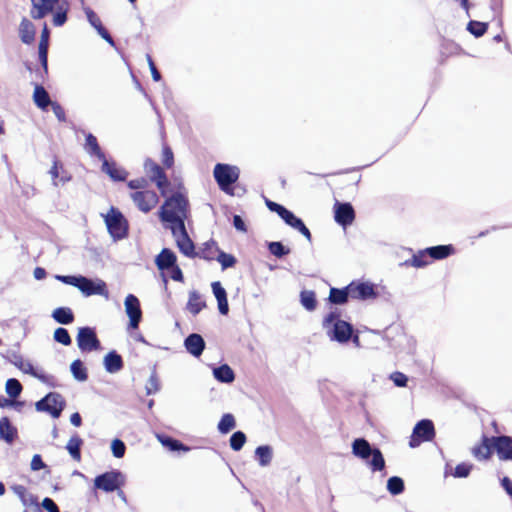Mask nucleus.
<instances>
[{
    "label": "nucleus",
    "instance_id": "obj_1",
    "mask_svg": "<svg viewBox=\"0 0 512 512\" xmlns=\"http://www.w3.org/2000/svg\"><path fill=\"white\" fill-rule=\"evenodd\" d=\"M159 219L164 228L172 230L185 226V221L190 216V204L188 197L176 191L166 197L158 211Z\"/></svg>",
    "mask_w": 512,
    "mask_h": 512
},
{
    "label": "nucleus",
    "instance_id": "obj_2",
    "mask_svg": "<svg viewBox=\"0 0 512 512\" xmlns=\"http://www.w3.org/2000/svg\"><path fill=\"white\" fill-rule=\"evenodd\" d=\"M127 186L135 190L130 193V198L141 212L149 213L157 206L159 196L154 190L147 189L148 180L145 177L130 180Z\"/></svg>",
    "mask_w": 512,
    "mask_h": 512
},
{
    "label": "nucleus",
    "instance_id": "obj_3",
    "mask_svg": "<svg viewBox=\"0 0 512 512\" xmlns=\"http://www.w3.org/2000/svg\"><path fill=\"white\" fill-rule=\"evenodd\" d=\"M56 278L68 285L77 287L85 296L102 295L106 298L109 295L107 285L104 281L99 280L94 282L91 279L84 276H56Z\"/></svg>",
    "mask_w": 512,
    "mask_h": 512
},
{
    "label": "nucleus",
    "instance_id": "obj_4",
    "mask_svg": "<svg viewBox=\"0 0 512 512\" xmlns=\"http://www.w3.org/2000/svg\"><path fill=\"white\" fill-rule=\"evenodd\" d=\"M352 453L363 460L372 456L369 465L372 471H382L385 468V460L378 448L372 449L369 442L364 438H357L352 443Z\"/></svg>",
    "mask_w": 512,
    "mask_h": 512
},
{
    "label": "nucleus",
    "instance_id": "obj_5",
    "mask_svg": "<svg viewBox=\"0 0 512 512\" xmlns=\"http://www.w3.org/2000/svg\"><path fill=\"white\" fill-rule=\"evenodd\" d=\"M174 162H163L160 165L156 162H145L144 172L147 180L154 183L158 188L160 194L165 197L170 187V181L166 175L165 170L172 167Z\"/></svg>",
    "mask_w": 512,
    "mask_h": 512
},
{
    "label": "nucleus",
    "instance_id": "obj_6",
    "mask_svg": "<svg viewBox=\"0 0 512 512\" xmlns=\"http://www.w3.org/2000/svg\"><path fill=\"white\" fill-rule=\"evenodd\" d=\"M107 230L114 239H123L128 235L129 224L124 215L115 207H111L104 216Z\"/></svg>",
    "mask_w": 512,
    "mask_h": 512
},
{
    "label": "nucleus",
    "instance_id": "obj_7",
    "mask_svg": "<svg viewBox=\"0 0 512 512\" xmlns=\"http://www.w3.org/2000/svg\"><path fill=\"white\" fill-rule=\"evenodd\" d=\"M213 174L219 188L224 192H230L232 185L238 181L240 171L236 166L219 162Z\"/></svg>",
    "mask_w": 512,
    "mask_h": 512
},
{
    "label": "nucleus",
    "instance_id": "obj_8",
    "mask_svg": "<svg viewBox=\"0 0 512 512\" xmlns=\"http://www.w3.org/2000/svg\"><path fill=\"white\" fill-rule=\"evenodd\" d=\"M334 323L331 339L336 340L340 343L348 342L353 333V326L339 319V314L336 312H330L324 319V326Z\"/></svg>",
    "mask_w": 512,
    "mask_h": 512
},
{
    "label": "nucleus",
    "instance_id": "obj_9",
    "mask_svg": "<svg viewBox=\"0 0 512 512\" xmlns=\"http://www.w3.org/2000/svg\"><path fill=\"white\" fill-rule=\"evenodd\" d=\"M124 483L125 478L118 470L105 472L94 479L95 489H99L104 492H114L120 489Z\"/></svg>",
    "mask_w": 512,
    "mask_h": 512
},
{
    "label": "nucleus",
    "instance_id": "obj_10",
    "mask_svg": "<svg viewBox=\"0 0 512 512\" xmlns=\"http://www.w3.org/2000/svg\"><path fill=\"white\" fill-rule=\"evenodd\" d=\"M36 410L47 412L52 417L58 418L65 407V400L59 393H48L44 398L35 404Z\"/></svg>",
    "mask_w": 512,
    "mask_h": 512
},
{
    "label": "nucleus",
    "instance_id": "obj_11",
    "mask_svg": "<svg viewBox=\"0 0 512 512\" xmlns=\"http://www.w3.org/2000/svg\"><path fill=\"white\" fill-rule=\"evenodd\" d=\"M435 437V428L431 420L423 419L419 421L410 437L409 446L415 448L423 442L432 441Z\"/></svg>",
    "mask_w": 512,
    "mask_h": 512
},
{
    "label": "nucleus",
    "instance_id": "obj_12",
    "mask_svg": "<svg viewBox=\"0 0 512 512\" xmlns=\"http://www.w3.org/2000/svg\"><path fill=\"white\" fill-rule=\"evenodd\" d=\"M78 348L82 352H92L101 349V342L92 327H80L76 336Z\"/></svg>",
    "mask_w": 512,
    "mask_h": 512
},
{
    "label": "nucleus",
    "instance_id": "obj_13",
    "mask_svg": "<svg viewBox=\"0 0 512 512\" xmlns=\"http://www.w3.org/2000/svg\"><path fill=\"white\" fill-rule=\"evenodd\" d=\"M175 238L176 245L179 251L189 258H196L195 245L187 233L186 227L173 228L170 230Z\"/></svg>",
    "mask_w": 512,
    "mask_h": 512
},
{
    "label": "nucleus",
    "instance_id": "obj_14",
    "mask_svg": "<svg viewBox=\"0 0 512 512\" xmlns=\"http://www.w3.org/2000/svg\"><path fill=\"white\" fill-rule=\"evenodd\" d=\"M349 285L351 299L369 300L378 296L375 285L370 282L352 281Z\"/></svg>",
    "mask_w": 512,
    "mask_h": 512
},
{
    "label": "nucleus",
    "instance_id": "obj_15",
    "mask_svg": "<svg viewBox=\"0 0 512 512\" xmlns=\"http://www.w3.org/2000/svg\"><path fill=\"white\" fill-rule=\"evenodd\" d=\"M61 0H31L30 16L34 20L45 18L53 13Z\"/></svg>",
    "mask_w": 512,
    "mask_h": 512
},
{
    "label": "nucleus",
    "instance_id": "obj_16",
    "mask_svg": "<svg viewBox=\"0 0 512 512\" xmlns=\"http://www.w3.org/2000/svg\"><path fill=\"white\" fill-rule=\"evenodd\" d=\"M124 305L126 313L130 319L129 326L133 329L138 328L142 319V310L139 299L135 295L129 294L125 298Z\"/></svg>",
    "mask_w": 512,
    "mask_h": 512
},
{
    "label": "nucleus",
    "instance_id": "obj_17",
    "mask_svg": "<svg viewBox=\"0 0 512 512\" xmlns=\"http://www.w3.org/2000/svg\"><path fill=\"white\" fill-rule=\"evenodd\" d=\"M494 451L492 437L483 435L481 441L471 448V454L479 461L489 460Z\"/></svg>",
    "mask_w": 512,
    "mask_h": 512
},
{
    "label": "nucleus",
    "instance_id": "obj_18",
    "mask_svg": "<svg viewBox=\"0 0 512 512\" xmlns=\"http://www.w3.org/2000/svg\"><path fill=\"white\" fill-rule=\"evenodd\" d=\"M494 450L500 460H512V437L510 436H492Z\"/></svg>",
    "mask_w": 512,
    "mask_h": 512
},
{
    "label": "nucleus",
    "instance_id": "obj_19",
    "mask_svg": "<svg viewBox=\"0 0 512 512\" xmlns=\"http://www.w3.org/2000/svg\"><path fill=\"white\" fill-rule=\"evenodd\" d=\"M335 208V221L346 227L351 225L355 219V211L350 203H339L337 202L334 206Z\"/></svg>",
    "mask_w": 512,
    "mask_h": 512
},
{
    "label": "nucleus",
    "instance_id": "obj_20",
    "mask_svg": "<svg viewBox=\"0 0 512 512\" xmlns=\"http://www.w3.org/2000/svg\"><path fill=\"white\" fill-rule=\"evenodd\" d=\"M50 32L46 24L41 32L40 41L38 44L39 61L44 68L45 72L48 70V48H49Z\"/></svg>",
    "mask_w": 512,
    "mask_h": 512
},
{
    "label": "nucleus",
    "instance_id": "obj_21",
    "mask_svg": "<svg viewBox=\"0 0 512 512\" xmlns=\"http://www.w3.org/2000/svg\"><path fill=\"white\" fill-rule=\"evenodd\" d=\"M184 346L191 355L199 357L205 349V342L201 335L192 333L185 339Z\"/></svg>",
    "mask_w": 512,
    "mask_h": 512
},
{
    "label": "nucleus",
    "instance_id": "obj_22",
    "mask_svg": "<svg viewBox=\"0 0 512 512\" xmlns=\"http://www.w3.org/2000/svg\"><path fill=\"white\" fill-rule=\"evenodd\" d=\"M155 264L160 271L169 270L177 264V257L172 250L163 248L157 255Z\"/></svg>",
    "mask_w": 512,
    "mask_h": 512
},
{
    "label": "nucleus",
    "instance_id": "obj_23",
    "mask_svg": "<svg viewBox=\"0 0 512 512\" xmlns=\"http://www.w3.org/2000/svg\"><path fill=\"white\" fill-rule=\"evenodd\" d=\"M86 16L89 23L97 30L99 35L110 44H114L113 38L103 26L100 17L90 8L86 9Z\"/></svg>",
    "mask_w": 512,
    "mask_h": 512
},
{
    "label": "nucleus",
    "instance_id": "obj_24",
    "mask_svg": "<svg viewBox=\"0 0 512 512\" xmlns=\"http://www.w3.org/2000/svg\"><path fill=\"white\" fill-rule=\"evenodd\" d=\"M212 291L218 302V309L222 315H227L229 312V305L227 300L226 290L222 287L219 281L213 282Z\"/></svg>",
    "mask_w": 512,
    "mask_h": 512
},
{
    "label": "nucleus",
    "instance_id": "obj_25",
    "mask_svg": "<svg viewBox=\"0 0 512 512\" xmlns=\"http://www.w3.org/2000/svg\"><path fill=\"white\" fill-rule=\"evenodd\" d=\"M35 26L27 18H23L19 25V37L24 44H32L35 41Z\"/></svg>",
    "mask_w": 512,
    "mask_h": 512
},
{
    "label": "nucleus",
    "instance_id": "obj_26",
    "mask_svg": "<svg viewBox=\"0 0 512 512\" xmlns=\"http://www.w3.org/2000/svg\"><path fill=\"white\" fill-rule=\"evenodd\" d=\"M219 251L220 248L218 247L217 242L211 239L203 243L199 251H196V257L207 261L216 260Z\"/></svg>",
    "mask_w": 512,
    "mask_h": 512
},
{
    "label": "nucleus",
    "instance_id": "obj_27",
    "mask_svg": "<svg viewBox=\"0 0 512 512\" xmlns=\"http://www.w3.org/2000/svg\"><path fill=\"white\" fill-rule=\"evenodd\" d=\"M425 252L429 253L431 261L442 260L453 255L455 253V247L452 244L438 245L426 248Z\"/></svg>",
    "mask_w": 512,
    "mask_h": 512
},
{
    "label": "nucleus",
    "instance_id": "obj_28",
    "mask_svg": "<svg viewBox=\"0 0 512 512\" xmlns=\"http://www.w3.org/2000/svg\"><path fill=\"white\" fill-rule=\"evenodd\" d=\"M102 170L115 181H124L128 172L117 165V162H102Z\"/></svg>",
    "mask_w": 512,
    "mask_h": 512
},
{
    "label": "nucleus",
    "instance_id": "obj_29",
    "mask_svg": "<svg viewBox=\"0 0 512 512\" xmlns=\"http://www.w3.org/2000/svg\"><path fill=\"white\" fill-rule=\"evenodd\" d=\"M85 150L91 157L97 158L98 160H106L97 138L91 133L86 135Z\"/></svg>",
    "mask_w": 512,
    "mask_h": 512
},
{
    "label": "nucleus",
    "instance_id": "obj_30",
    "mask_svg": "<svg viewBox=\"0 0 512 512\" xmlns=\"http://www.w3.org/2000/svg\"><path fill=\"white\" fill-rule=\"evenodd\" d=\"M123 359L116 351H110L104 357V366L107 372L116 373L123 368Z\"/></svg>",
    "mask_w": 512,
    "mask_h": 512
},
{
    "label": "nucleus",
    "instance_id": "obj_31",
    "mask_svg": "<svg viewBox=\"0 0 512 512\" xmlns=\"http://www.w3.org/2000/svg\"><path fill=\"white\" fill-rule=\"evenodd\" d=\"M50 174L55 185L64 184L71 179V174L64 169L63 162H54Z\"/></svg>",
    "mask_w": 512,
    "mask_h": 512
},
{
    "label": "nucleus",
    "instance_id": "obj_32",
    "mask_svg": "<svg viewBox=\"0 0 512 512\" xmlns=\"http://www.w3.org/2000/svg\"><path fill=\"white\" fill-rule=\"evenodd\" d=\"M0 437L9 444L17 437V430L12 426L8 417H2L0 419Z\"/></svg>",
    "mask_w": 512,
    "mask_h": 512
},
{
    "label": "nucleus",
    "instance_id": "obj_33",
    "mask_svg": "<svg viewBox=\"0 0 512 512\" xmlns=\"http://www.w3.org/2000/svg\"><path fill=\"white\" fill-rule=\"evenodd\" d=\"M351 298L349 285H347L343 289H338L332 287L329 292L328 300L332 304L343 305L348 302V299Z\"/></svg>",
    "mask_w": 512,
    "mask_h": 512
},
{
    "label": "nucleus",
    "instance_id": "obj_34",
    "mask_svg": "<svg viewBox=\"0 0 512 512\" xmlns=\"http://www.w3.org/2000/svg\"><path fill=\"white\" fill-rule=\"evenodd\" d=\"M33 100L37 107L42 110H46L48 106L53 102L50 99L48 92L41 85H36L33 92Z\"/></svg>",
    "mask_w": 512,
    "mask_h": 512
},
{
    "label": "nucleus",
    "instance_id": "obj_35",
    "mask_svg": "<svg viewBox=\"0 0 512 512\" xmlns=\"http://www.w3.org/2000/svg\"><path fill=\"white\" fill-rule=\"evenodd\" d=\"M205 307L206 303L197 291H192L189 293L187 309L191 314L195 316L199 314Z\"/></svg>",
    "mask_w": 512,
    "mask_h": 512
},
{
    "label": "nucleus",
    "instance_id": "obj_36",
    "mask_svg": "<svg viewBox=\"0 0 512 512\" xmlns=\"http://www.w3.org/2000/svg\"><path fill=\"white\" fill-rule=\"evenodd\" d=\"M53 319L63 325L71 324L75 317L73 311L68 307H59L52 312Z\"/></svg>",
    "mask_w": 512,
    "mask_h": 512
},
{
    "label": "nucleus",
    "instance_id": "obj_37",
    "mask_svg": "<svg viewBox=\"0 0 512 512\" xmlns=\"http://www.w3.org/2000/svg\"><path fill=\"white\" fill-rule=\"evenodd\" d=\"M82 445H83V440L78 434L73 435L69 439V441L66 445V449L68 450L69 454L77 462L81 461V446Z\"/></svg>",
    "mask_w": 512,
    "mask_h": 512
},
{
    "label": "nucleus",
    "instance_id": "obj_38",
    "mask_svg": "<svg viewBox=\"0 0 512 512\" xmlns=\"http://www.w3.org/2000/svg\"><path fill=\"white\" fill-rule=\"evenodd\" d=\"M213 374L218 381L223 383H231L235 379L234 371L227 364H223L218 368H215Z\"/></svg>",
    "mask_w": 512,
    "mask_h": 512
},
{
    "label": "nucleus",
    "instance_id": "obj_39",
    "mask_svg": "<svg viewBox=\"0 0 512 512\" xmlns=\"http://www.w3.org/2000/svg\"><path fill=\"white\" fill-rule=\"evenodd\" d=\"M431 263V259L428 252H425V249L419 250L416 254H414L411 259L407 260L405 264L421 268L425 267Z\"/></svg>",
    "mask_w": 512,
    "mask_h": 512
},
{
    "label": "nucleus",
    "instance_id": "obj_40",
    "mask_svg": "<svg viewBox=\"0 0 512 512\" xmlns=\"http://www.w3.org/2000/svg\"><path fill=\"white\" fill-rule=\"evenodd\" d=\"M300 302L308 311H313L317 307L316 294L312 290H303L300 293Z\"/></svg>",
    "mask_w": 512,
    "mask_h": 512
},
{
    "label": "nucleus",
    "instance_id": "obj_41",
    "mask_svg": "<svg viewBox=\"0 0 512 512\" xmlns=\"http://www.w3.org/2000/svg\"><path fill=\"white\" fill-rule=\"evenodd\" d=\"M9 361L18 369L22 370L25 373H30L35 376L36 373L34 372L33 366L30 363H26L23 359V356L17 352H13L11 356L9 357Z\"/></svg>",
    "mask_w": 512,
    "mask_h": 512
},
{
    "label": "nucleus",
    "instance_id": "obj_42",
    "mask_svg": "<svg viewBox=\"0 0 512 512\" xmlns=\"http://www.w3.org/2000/svg\"><path fill=\"white\" fill-rule=\"evenodd\" d=\"M55 9L52 23L54 26H62L67 21V2H60Z\"/></svg>",
    "mask_w": 512,
    "mask_h": 512
},
{
    "label": "nucleus",
    "instance_id": "obj_43",
    "mask_svg": "<svg viewBox=\"0 0 512 512\" xmlns=\"http://www.w3.org/2000/svg\"><path fill=\"white\" fill-rule=\"evenodd\" d=\"M71 372L78 381H86L88 379L87 369L84 367L80 359H76L71 363Z\"/></svg>",
    "mask_w": 512,
    "mask_h": 512
},
{
    "label": "nucleus",
    "instance_id": "obj_44",
    "mask_svg": "<svg viewBox=\"0 0 512 512\" xmlns=\"http://www.w3.org/2000/svg\"><path fill=\"white\" fill-rule=\"evenodd\" d=\"M235 426H236V422H235L234 416L230 413H227L221 417V419L218 423V430L222 434H227L232 429H234Z\"/></svg>",
    "mask_w": 512,
    "mask_h": 512
},
{
    "label": "nucleus",
    "instance_id": "obj_45",
    "mask_svg": "<svg viewBox=\"0 0 512 512\" xmlns=\"http://www.w3.org/2000/svg\"><path fill=\"white\" fill-rule=\"evenodd\" d=\"M488 29V23L471 20L467 25V30L475 37L483 36Z\"/></svg>",
    "mask_w": 512,
    "mask_h": 512
},
{
    "label": "nucleus",
    "instance_id": "obj_46",
    "mask_svg": "<svg viewBox=\"0 0 512 512\" xmlns=\"http://www.w3.org/2000/svg\"><path fill=\"white\" fill-rule=\"evenodd\" d=\"M404 488V481L400 477L392 476L387 481V489L392 495L401 494Z\"/></svg>",
    "mask_w": 512,
    "mask_h": 512
},
{
    "label": "nucleus",
    "instance_id": "obj_47",
    "mask_svg": "<svg viewBox=\"0 0 512 512\" xmlns=\"http://www.w3.org/2000/svg\"><path fill=\"white\" fill-rule=\"evenodd\" d=\"M5 388H6V393L11 398H17L21 394L22 389H23L21 383L15 378L8 379L6 382Z\"/></svg>",
    "mask_w": 512,
    "mask_h": 512
},
{
    "label": "nucleus",
    "instance_id": "obj_48",
    "mask_svg": "<svg viewBox=\"0 0 512 512\" xmlns=\"http://www.w3.org/2000/svg\"><path fill=\"white\" fill-rule=\"evenodd\" d=\"M256 456L258 457L259 463L262 466H266L272 459V451L269 446H259L256 448Z\"/></svg>",
    "mask_w": 512,
    "mask_h": 512
},
{
    "label": "nucleus",
    "instance_id": "obj_49",
    "mask_svg": "<svg viewBox=\"0 0 512 512\" xmlns=\"http://www.w3.org/2000/svg\"><path fill=\"white\" fill-rule=\"evenodd\" d=\"M246 442V435L242 431H237L232 434L230 437V447L234 451H239L242 449Z\"/></svg>",
    "mask_w": 512,
    "mask_h": 512
},
{
    "label": "nucleus",
    "instance_id": "obj_50",
    "mask_svg": "<svg viewBox=\"0 0 512 512\" xmlns=\"http://www.w3.org/2000/svg\"><path fill=\"white\" fill-rule=\"evenodd\" d=\"M216 260L221 264L223 270L233 267L237 262L236 258L233 255L227 254L222 250L219 251Z\"/></svg>",
    "mask_w": 512,
    "mask_h": 512
},
{
    "label": "nucleus",
    "instance_id": "obj_51",
    "mask_svg": "<svg viewBox=\"0 0 512 512\" xmlns=\"http://www.w3.org/2000/svg\"><path fill=\"white\" fill-rule=\"evenodd\" d=\"M54 340L64 346H69L72 343L68 330L62 327L54 331Z\"/></svg>",
    "mask_w": 512,
    "mask_h": 512
},
{
    "label": "nucleus",
    "instance_id": "obj_52",
    "mask_svg": "<svg viewBox=\"0 0 512 512\" xmlns=\"http://www.w3.org/2000/svg\"><path fill=\"white\" fill-rule=\"evenodd\" d=\"M268 249L272 255H274L278 258H281L290 253V250L288 248H286L281 242L269 243Z\"/></svg>",
    "mask_w": 512,
    "mask_h": 512
},
{
    "label": "nucleus",
    "instance_id": "obj_53",
    "mask_svg": "<svg viewBox=\"0 0 512 512\" xmlns=\"http://www.w3.org/2000/svg\"><path fill=\"white\" fill-rule=\"evenodd\" d=\"M280 217L285 221L286 224L293 227L294 229L300 225L302 220L296 217L291 211L285 209L284 212L280 215Z\"/></svg>",
    "mask_w": 512,
    "mask_h": 512
},
{
    "label": "nucleus",
    "instance_id": "obj_54",
    "mask_svg": "<svg viewBox=\"0 0 512 512\" xmlns=\"http://www.w3.org/2000/svg\"><path fill=\"white\" fill-rule=\"evenodd\" d=\"M111 449L114 457L122 458L125 455L126 446L120 439H114L111 444Z\"/></svg>",
    "mask_w": 512,
    "mask_h": 512
},
{
    "label": "nucleus",
    "instance_id": "obj_55",
    "mask_svg": "<svg viewBox=\"0 0 512 512\" xmlns=\"http://www.w3.org/2000/svg\"><path fill=\"white\" fill-rule=\"evenodd\" d=\"M472 467L471 464L460 463L455 467L453 476L456 478H465L470 474Z\"/></svg>",
    "mask_w": 512,
    "mask_h": 512
},
{
    "label": "nucleus",
    "instance_id": "obj_56",
    "mask_svg": "<svg viewBox=\"0 0 512 512\" xmlns=\"http://www.w3.org/2000/svg\"><path fill=\"white\" fill-rule=\"evenodd\" d=\"M159 389H160L159 379L155 374H152L149 377L148 384L146 386L147 394L148 395L154 394V393L158 392Z\"/></svg>",
    "mask_w": 512,
    "mask_h": 512
},
{
    "label": "nucleus",
    "instance_id": "obj_57",
    "mask_svg": "<svg viewBox=\"0 0 512 512\" xmlns=\"http://www.w3.org/2000/svg\"><path fill=\"white\" fill-rule=\"evenodd\" d=\"M390 379L394 382V384L398 387H405L408 382L407 376L399 371L393 372L390 375Z\"/></svg>",
    "mask_w": 512,
    "mask_h": 512
},
{
    "label": "nucleus",
    "instance_id": "obj_58",
    "mask_svg": "<svg viewBox=\"0 0 512 512\" xmlns=\"http://www.w3.org/2000/svg\"><path fill=\"white\" fill-rule=\"evenodd\" d=\"M163 444L167 447H169L172 451H178V450H188V447L184 446L183 443H181L179 440L173 439V438H166L163 441Z\"/></svg>",
    "mask_w": 512,
    "mask_h": 512
},
{
    "label": "nucleus",
    "instance_id": "obj_59",
    "mask_svg": "<svg viewBox=\"0 0 512 512\" xmlns=\"http://www.w3.org/2000/svg\"><path fill=\"white\" fill-rule=\"evenodd\" d=\"M50 106L52 107L53 113L55 114L57 119L60 122H65L66 114L64 108L58 102H52Z\"/></svg>",
    "mask_w": 512,
    "mask_h": 512
},
{
    "label": "nucleus",
    "instance_id": "obj_60",
    "mask_svg": "<svg viewBox=\"0 0 512 512\" xmlns=\"http://www.w3.org/2000/svg\"><path fill=\"white\" fill-rule=\"evenodd\" d=\"M11 490L21 499V501L26 504V494H27V488L23 485L15 484L12 485Z\"/></svg>",
    "mask_w": 512,
    "mask_h": 512
},
{
    "label": "nucleus",
    "instance_id": "obj_61",
    "mask_svg": "<svg viewBox=\"0 0 512 512\" xmlns=\"http://www.w3.org/2000/svg\"><path fill=\"white\" fill-rule=\"evenodd\" d=\"M147 61H148V65H149L153 80L156 82L160 81L162 78L161 74H160L159 70L157 69L152 57L149 54L147 55Z\"/></svg>",
    "mask_w": 512,
    "mask_h": 512
},
{
    "label": "nucleus",
    "instance_id": "obj_62",
    "mask_svg": "<svg viewBox=\"0 0 512 512\" xmlns=\"http://www.w3.org/2000/svg\"><path fill=\"white\" fill-rule=\"evenodd\" d=\"M42 507L48 512H60L56 503L49 497L43 499Z\"/></svg>",
    "mask_w": 512,
    "mask_h": 512
},
{
    "label": "nucleus",
    "instance_id": "obj_63",
    "mask_svg": "<svg viewBox=\"0 0 512 512\" xmlns=\"http://www.w3.org/2000/svg\"><path fill=\"white\" fill-rule=\"evenodd\" d=\"M45 467V464L39 454H35L31 460V469L33 471L41 470Z\"/></svg>",
    "mask_w": 512,
    "mask_h": 512
},
{
    "label": "nucleus",
    "instance_id": "obj_64",
    "mask_svg": "<svg viewBox=\"0 0 512 512\" xmlns=\"http://www.w3.org/2000/svg\"><path fill=\"white\" fill-rule=\"evenodd\" d=\"M266 206L268 207V209L272 212H276L279 216L284 212V210L286 209L284 206L276 203V202H273L271 200H266Z\"/></svg>",
    "mask_w": 512,
    "mask_h": 512
}]
</instances>
